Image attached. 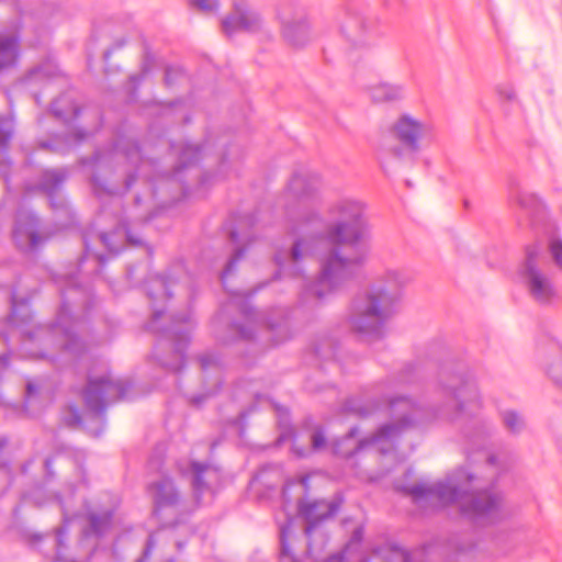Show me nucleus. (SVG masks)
<instances>
[{"instance_id":"nucleus-1","label":"nucleus","mask_w":562,"mask_h":562,"mask_svg":"<svg viewBox=\"0 0 562 562\" xmlns=\"http://www.w3.org/2000/svg\"><path fill=\"white\" fill-rule=\"evenodd\" d=\"M366 205L356 199L342 198L329 209V213L338 218L324 236L311 240L299 239L289 254L278 252L274 257L279 267L278 276L297 279V286L303 285L300 276V263L314 254L321 265V272L315 284L305 289L317 299L324 300L350 277L361 260L345 258L338 250L339 245L355 244L362 239L367 232L364 220Z\"/></svg>"},{"instance_id":"nucleus-2","label":"nucleus","mask_w":562,"mask_h":562,"mask_svg":"<svg viewBox=\"0 0 562 562\" xmlns=\"http://www.w3.org/2000/svg\"><path fill=\"white\" fill-rule=\"evenodd\" d=\"M416 498H426L440 506L454 505L465 518L475 522L492 521L502 509V497L482 490L477 477L461 469L436 484L420 483L409 488Z\"/></svg>"},{"instance_id":"nucleus-3","label":"nucleus","mask_w":562,"mask_h":562,"mask_svg":"<svg viewBox=\"0 0 562 562\" xmlns=\"http://www.w3.org/2000/svg\"><path fill=\"white\" fill-rule=\"evenodd\" d=\"M409 282L411 277L402 269H386L378 274L352 301V329L366 336H380L384 322L396 312Z\"/></svg>"},{"instance_id":"nucleus-4","label":"nucleus","mask_w":562,"mask_h":562,"mask_svg":"<svg viewBox=\"0 0 562 562\" xmlns=\"http://www.w3.org/2000/svg\"><path fill=\"white\" fill-rule=\"evenodd\" d=\"M386 409L393 418L392 423L382 426L373 437L361 440L357 451L371 449L385 454L401 434L435 418L432 411L417 406L406 397L389 400Z\"/></svg>"},{"instance_id":"nucleus-5","label":"nucleus","mask_w":562,"mask_h":562,"mask_svg":"<svg viewBox=\"0 0 562 562\" xmlns=\"http://www.w3.org/2000/svg\"><path fill=\"white\" fill-rule=\"evenodd\" d=\"M430 125L425 121L408 113L400 115L389 128V136L396 143L385 139L381 144V158L402 160L414 156L420 149V142L430 134Z\"/></svg>"},{"instance_id":"nucleus-6","label":"nucleus","mask_w":562,"mask_h":562,"mask_svg":"<svg viewBox=\"0 0 562 562\" xmlns=\"http://www.w3.org/2000/svg\"><path fill=\"white\" fill-rule=\"evenodd\" d=\"M542 248L538 244L526 248V260L522 263L519 278L531 297L540 304H552L559 299V293L551 279L539 268Z\"/></svg>"},{"instance_id":"nucleus-7","label":"nucleus","mask_w":562,"mask_h":562,"mask_svg":"<svg viewBox=\"0 0 562 562\" xmlns=\"http://www.w3.org/2000/svg\"><path fill=\"white\" fill-rule=\"evenodd\" d=\"M125 394L126 385L123 381H114L110 375L98 378L90 374L83 396L86 405L90 411L101 413L105 406V398L114 401L124 397Z\"/></svg>"},{"instance_id":"nucleus-8","label":"nucleus","mask_w":562,"mask_h":562,"mask_svg":"<svg viewBox=\"0 0 562 562\" xmlns=\"http://www.w3.org/2000/svg\"><path fill=\"white\" fill-rule=\"evenodd\" d=\"M340 502L316 501L308 504H300L299 512L304 517L307 526L305 533L310 539L308 553L314 554V536L318 531V525L334 516L339 508Z\"/></svg>"},{"instance_id":"nucleus-9","label":"nucleus","mask_w":562,"mask_h":562,"mask_svg":"<svg viewBox=\"0 0 562 562\" xmlns=\"http://www.w3.org/2000/svg\"><path fill=\"white\" fill-rule=\"evenodd\" d=\"M321 188L322 180L316 173L301 171L291 178L288 191L300 201H312L318 195Z\"/></svg>"},{"instance_id":"nucleus-10","label":"nucleus","mask_w":562,"mask_h":562,"mask_svg":"<svg viewBox=\"0 0 562 562\" xmlns=\"http://www.w3.org/2000/svg\"><path fill=\"white\" fill-rule=\"evenodd\" d=\"M448 409L453 408V413L446 412L448 418H456L461 412L472 409L477 406V391L473 383L465 382L458 389L449 392Z\"/></svg>"},{"instance_id":"nucleus-11","label":"nucleus","mask_w":562,"mask_h":562,"mask_svg":"<svg viewBox=\"0 0 562 562\" xmlns=\"http://www.w3.org/2000/svg\"><path fill=\"white\" fill-rule=\"evenodd\" d=\"M36 218L33 214H21L13 232L14 239L21 248H35L40 244L36 231Z\"/></svg>"},{"instance_id":"nucleus-12","label":"nucleus","mask_w":562,"mask_h":562,"mask_svg":"<svg viewBox=\"0 0 562 562\" xmlns=\"http://www.w3.org/2000/svg\"><path fill=\"white\" fill-rule=\"evenodd\" d=\"M172 283L170 276L168 277H155L148 281L147 290L148 296L153 303L154 317L159 318L162 314L160 303L165 302L169 296V285Z\"/></svg>"},{"instance_id":"nucleus-13","label":"nucleus","mask_w":562,"mask_h":562,"mask_svg":"<svg viewBox=\"0 0 562 562\" xmlns=\"http://www.w3.org/2000/svg\"><path fill=\"white\" fill-rule=\"evenodd\" d=\"M150 493L155 503V514H158L164 507L172 506L178 497L173 484L169 479H164L159 483L154 484L150 487Z\"/></svg>"},{"instance_id":"nucleus-14","label":"nucleus","mask_w":562,"mask_h":562,"mask_svg":"<svg viewBox=\"0 0 562 562\" xmlns=\"http://www.w3.org/2000/svg\"><path fill=\"white\" fill-rule=\"evenodd\" d=\"M405 87L402 83L379 82L369 88L371 98L376 102L398 101L405 97Z\"/></svg>"},{"instance_id":"nucleus-15","label":"nucleus","mask_w":562,"mask_h":562,"mask_svg":"<svg viewBox=\"0 0 562 562\" xmlns=\"http://www.w3.org/2000/svg\"><path fill=\"white\" fill-rule=\"evenodd\" d=\"M258 24V15L249 10L238 11L237 16L227 18L223 21V27L228 34L236 30L255 31Z\"/></svg>"},{"instance_id":"nucleus-16","label":"nucleus","mask_w":562,"mask_h":562,"mask_svg":"<svg viewBox=\"0 0 562 562\" xmlns=\"http://www.w3.org/2000/svg\"><path fill=\"white\" fill-rule=\"evenodd\" d=\"M18 57V37L14 35L0 34V69L15 65Z\"/></svg>"},{"instance_id":"nucleus-17","label":"nucleus","mask_w":562,"mask_h":562,"mask_svg":"<svg viewBox=\"0 0 562 562\" xmlns=\"http://www.w3.org/2000/svg\"><path fill=\"white\" fill-rule=\"evenodd\" d=\"M112 237H124L128 243L133 245L140 244V239L134 237V235L128 231V228L123 225L117 227L113 234H102L100 236L102 244L108 248L110 254L116 255L119 252V247L114 246L111 238Z\"/></svg>"},{"instance_id":"nucleus-18","label":"nucleus","mask_w":562,"mask_h":562,"mask_svg":"<svg viewBox=\"0 0 562 562\" xmlns=\"http://www.w3.org/2000/svg\"><path fill=\"white\" fill-rule=\"evenodd\" d=\"M374 555L385 562H408L407 552L393 543L376 549Z\"/></svg>"},{"instance_id":"nucleus-19","label":"nucleus","mask_w":562,"mask_h":562,"mask_svg":"<svg viewBox=\"0 0 562 562\" xmlns=\"http://www.w3.org/2000/svg\"><path fill=\"white\" fill-rule=\"evenodd\" d=\"M87 518L90 525L88 533L100 536L103 535L110 527L112 515L110 512H102L100 514L88 512Z\"/></svg>"},{"instance_id":"nucleus-20","label":"nucleus","mask_w":562,"mask_h":562,"mask_svg":"<svg viewBox=\"0 0 562 562\" xmlns=\"http://www.w3.org/2000/svg\"><path fill=\"white\" fill-rule=\"evenodd\" d=\"M190 471L193 475L192 485H193V490L196 494L202 493L204 491V488L206 487L204 484V481H203V474H206L209 476L210 475L216 476V474H217L216 470L212 469L209 465H204V464H201L198 462L191 463Z\"/></svg>"},{"instance_id":"nucleus-21","label":"nucleus","mask_w":562,"mask_h":562,"mask_svg":"<svg viewBox=\"0 0 562 562\" xmlns=\"http://www.w3.org/2000/svg\"><path fill=\"white\" fill-rule=\"evenodd\" d=\"M293 518L288 517L286 521L284 524L280 525V542H281V553L280 559L281 562H299V560L291 553L289 544H288V538L290 535V529L292 526Z\"/></svg>"},{"instance_id":"nucleus-22","label":"nucleus","mask_w":562,"mask_h":562,"mask_svg":"<svg viewBox=\"0 0 562 562\" xmlns=\"http://www.w3.org/2000/svg\"><path fill=\"white\" fill-rule=\"evenodd\" d=\"M308 33V27L305 23H299L293 26H285L283 34L289 42L293 45H303Z\"/></svg>"},{"instance_id":"nucleus-23","label":"nucleus","mask_w":562,"mask_h":562,"mask_svg":"<svg viewBox=\"0 0 562 562\" xmlns=\"http://www.w3.org/2000/svg\"><path fill=\"white\" fill-rule=\"evenodd\" d=\"M66 179V173L61 170H48L44 173V179L41 184L42 189L49 195L58 188L59 184Z\"/></svg>"},{"instance_id":"nucleus-24","label":"nucleus","mask_w":562,"mask_h":562,"mask_svg":"<svg viewBox=\"0 0 562 562\" xmlns=\"http://www.w3.org/2000/svg\"><path fill=\"white\" fill-rule=\"evenodd\" d=\"M549 251L555 266L562 270V238L552 236L549 240Z\"/></svg>"},{"instance_id":"nucleus-25","label":"nucleus","mask_w":562,"mask_h":562,"mask_svg":"<svg viewBox=\"0 0 562 562\" xmlns=\"http://www.w3.org/2000/svg\"><path fill=\"white\" fill-rule=\"evenodd\" d=\"M65 350L71 353H79L83 349L82 341L70 330H65Z\"/></svg>"},{"instance_id":"nucleus-26","label":"nucleus","mask_w":562,"mask_h":562,"mask_svg":"<svg viewBox=\"0 0 562 562\" xmlns=\"http://www.w3.org/2000/svg\"><path fill=\"white\" fill-rule=\"evenodd\" d=\"M504 423L512 431H517L522 426V419L515 412L504 413Z\"/></svg>"},{"instance_id":"nucleus-27","label":"nucleus","mask_w":562,"mask_h":562,"mask_svg":"<svg viewBox=\"0 0 562 562\" xmlns=\"http://www.w3.org/2000/svg\"><path fill=\"white\" fill-rule=\"evenodd\" d=\"M13 134V123L11 120L0 121V145H4Z\"/></svg>"},{"instance_id":"nucleus-28","label":"nucleus","mask_w":562,"mask_h":562,"mask_svg":"<svg viewBox=\"0 0 562 562\" xmlns=\"http://www.w3.org/2000/svg\"><path fill=\"white\" fill-rule=\"evenodd\" d=\"M243 256V250H238L234 258L228 262L226 269L223 271L222 273V281L223 283L225 284L226 282V279L228 278V276L232 273V271L235 269L238 260L241 258Z\"/></svg>"},{"instance_id":"nucleus-29","label":"nucleus","mask_w":562,"mask_h":562,"mask_svg":"<svg viewBox=\"0 0 562 562\" xmlns=\"http://www.w3.org/2000/svg\"><path fill=\"white\" fill-rule=\"evenodd\" d=\"M195 4L205 12H212L218 8L217 0H195Z\"/></svg>"},{"instance_id":"nucleus-30","label":"nucleus","mask_w":562,"mask_h":562,"mask_svg":"<svg viewBox=\"0 0 562 562\" xmlns=\"http://www.w3.org/2000/svg\"><path fill=\"white\" fill-rule=\"evenodd\" d=\"M312 445L314 450H318L325 446V436L323 431L317 430L312 435Z\"/></svg>"},{"instance_id":"nucleus-31","label":"nucleus","mask_w":562,"mask_h":562,"mask_svg":"<svg viewBox=\"0 0 562 562\" xmlns=\"http://www.w3.org/2000/svg\"><path fill=\"white\" fill-rule=\"evenodd\" d=\"M40 386L35 382H29L26 386V403L32 404L33 398L37 394Z\"/></svg>"},{"instance_id":"nucleus-32","label":"nucleus","mask_w":562,"mask_h":562,"mask_svg":"<svg viewBox=\"0 0 562 562\" xmlns=\"http://www.w3.org/2000/svg\"><path fill=\"white\" fill-rule=\"evenodd\" d=\"M362 529H357L352 536V539L350 540V542L347 544L346 547V551L344 552V555L340 558V559H345L346 557V553L347 551H349L353 546H356L357 543H359L362 539Z\"/></svg>"},{"instance_id":"nucleus-33","label":"nucleus","mask_w":562,"mask_h":562,"mask_svg":"<svg viewBox=\"0 0 562 562\" xmlns=\"http://www.w3.org/2000/svg\"><path fill=\"white\" fill-rule=\"evenodd\" d=\"M318 217L316 215H310V216H304L299 226L296 227L297 231H303L305 232L307 229V227L310 226V224L314 221H317Z\"/></svg>"},{"instance_id":"nucleus-34","label":"nucleus","mask_w":562,"mask_h":562,"mask_svg":"<svg viewBox=\"0 0 562 562\" xmlns=\"http://www.w3.org/2000/svg\"><path fill=\"white\" fill-rule=\"evenodd\" d=\"M65 99L61 98V99H58L56 100L53 104H52V111L54 112V114L58 117H65L67 116V112L63 111L60 108H59V104L64 101Z\"/></svg>"},{"instance_id":"nucleus-35","label":"nucleus","mask_w":562,"mask_h":562,"mask_svg":"<svg viewBox=\"0 0 562 562\" xmlns=\"http://www.w3.org/2000/svg\"><path fill=\"white\" fill-rule=\"evenodd\" d=\"M67 499L65 498H61L59 501L60 503V506H61V509H63V514H64V521L67 524L71 518H70V514L68 513V508H67Z\"/></svg>"},{"instance_id":"nucleus-36","label":"nucleus","mask_w":562,"mask_h":562,"mask_svg":"<svg viewBox=\"0 0 562 562\" xmlns=\"http://www.w3.org/2000/svg\"><path fill=\"white\" fill-rule=\"evenodd\" d=\"M294 483H295V481L288 482L283 488L282 497L284 499V510H288V507H289L288 491L290 490L291 485Z\"/></svg>"},{"instance_id":"nucleus-37","label":"nucleus","mask_w":562,"mask_h":562,"mask_svg":"<svg viewBox=\"0 0 562 562\" xmlns=\"http://www.w3.org/2000/svg\"><path fill=\"white\" fill-rule=\"evenodd\" d=\"M153 548H154V541H153V538L150 537L148 540L147 547L145 549V552H144L145 558H148L150 555Z\"/></svg>"},{"instance_id":"nucleus-38","label":"nucleus","mask_w":562,"mask_h":562,"mask_svg":"<svg viewBox=\"0 0 562 562\" xmlns=\"http://www.w3.org/2000/svg\"><path fill=\"white\" fill-rule=\"evenodd\" d=\"M198 150L196 147L192 146V145H187L186 149L183 150L182 155L183 157H187L189 156L191 153H195Z\"/></svg>"},{"instance_id":"nucleus-39","label":"nucleus","mask_w":562,"mask_h":562,"mask_svg":"<svg viewBox=\"0 0 562 562\" xmlns=\"http://www.w3.org/2000/svg\"><path fill=\"white\" fill-rule=\"evenodd\" d=\"M65 532H66V531H65V528H64V527H63V528H60V529L58 530V532H57V541H58L59 546H60V544H61V542H63V537H64Z\"/></svg>"},{"instance_id":"nucleus-40","label":"nucleus","mask_w":562,"mask_h":562,"mask_svg":"<svg viewBox=\"0 0 562 562\" xmlns=\"http://www.w3.org/2000/svg\"><path fill=\"white\" fill-rule=\"evenodd\" d=\"M487 467L494 471V468L496 467V458L495 457L490 458V460L487 462Z\"/></svg>"},{"instance_id":"nucleus-41","label":"nucleus","mask_w":562,"mask_h":562,"mask_svg":"<svg viewBox=\"0 0 562 562\" xmlns=\"http://www.w3.org/2000/svg\"><path fill=\"white\" fill-rule=\"evenodd\" d=\"M297 483H300L305 490L307 488V477L299 479Z\"/></svg>"},{"instance_id":"nucleus-42","label":"nucleus","mask_w":562,"mask_h":562,"mask_svg":"<svg viewBox=\"0 0 562 562\" xmlns=\"http://www.w3.org/2000/svg\"><path fill=\"white\" fill-rule=\"evenodd\" d=\"M16 313H18V304H16L15 300L13 299V301H12V317H14Z\"/></svg>"},{"instance_id":"nucleus-43","label":"nucleus","mask_w":562,"mask_h":562,"mask_svg":"<svg viewBox=\"0 0 562 562\" xmlns=\"http://www.w3.org/2000/svg\"><path fill=\"white\" fill-rule=\"evenodd\" d=\"M201 366L203 368H206L209 366V360L205 358V357H202L201 358Z\"/></svg>"},{"instance_id":"nucleus-44","label":"nucleus","mask_w":562,"mask_h":562,"mask_svg":"<svg viewBox=\"0 0 562 562\" xmlns=\"http://www.w3.org/2000/svg\"><path fill=\"white\" fill-rule=\"evenodd\" d=\"M355 436V430H351L347 438H345L346 441H350L352 437Z\"/></svg>"},{"instance_id":"nucleus-45","label":"nucleus","mask_w":562,"mask_h":562,"mask_svg":"<svg viewBox=\"0 0 562 562\" xmlns=\"http://www.w3.org/2000/svg\"><path fill=\"white\" fill-rule=\"evenodd\" d=\"M232 239H233L234 241H236V240H237V234H236V233H232Z\"/></svg>"},{"instance_id":"nucleus-46","label":"nucleus","mask_w":562,"mask_h":562,"mask_svg":"<svg viewBox=\"0 0 562 562\" xmlns=\"http://www.w3.org/2000/svg\"><path fill=\"white\" fill-rule=\"evenodd\" d=\"M177 353H181V346L180 345L177 346ZM179 356L182 358L181 355H179Z\"/></svg>"},{"instance_id":"nucleus-47","label":"nucleus","mask_w":562,"mask_h":562,"mask_svg":"<svg viewBox=\"0 0 562 562\" xmlns=\"http://www.w3.org/2000/svg\"><path fill=\"white\" fill-rule=\"evenodd\" d=\"M518 203H519V204H521L522 206H525V205H526V204H525V202H524V200H522V198H519V199H518Z\"/></svg>"},{"instance_id":"nucleus-48","label":"nucleus","mask_w":562,"mask_h":562,"mask_svg":"<svg viewBox=\"0 0 562 562\" xmlns=\"http://www.w3.org/2000/svg\"><path fill=\"white\" fill-rule=\"evenodd\" d=\"M182 366H175V367H171L172 370L177 371V370H180Z\"/></svg>"},{"instance_id":"nucleus-49","label":"nucleus","mask_w":562,"mask_h":562,"mask_svg":"<svg viewBox=\"0 0 562 562\" xmlns=\"http://www.w3.org/2000/svg\"><path fill=\"white\" fill-rule=\"evenodd\" d=\"M98 260H99L100 262H103V261H104V258H103L102 256H100V257H98Z\"/></svg>"},{"instance_id":"nucleus-50","label":"nucleus","mask_w":562,"mask_h":562,"mask_svg":"<svg viewBox=\"0 0 562 562\" xmlns=\"http://www.w3.org/2000/svg\"><path fill=\"white\" fill-rule=\"evenodd\" d=\"M75 115H77V109L75 106L71 108Z\"/></svg>"},{"instance_id":"nucleus-51","label":"nucleus","mask_w":562,"mask_h":562,"mask_svg":"<svg viewBox=\"0 0 562 562\" xmlns=\"http://www.w3.org/2000/svg\"><path fill=\"white\" fill-rule=\"evenodd\" d=\"M45 465H46V468L48 469V468H49V465H50V462H49V461H46V464H45Z\"/></svg>"},{"instance_id":"nucleus-52","label":"nucleus","mask_w":562,"mask_h":562,"mask_svg":"<svg viewBox=\"0 0 562 562\" xmlns=\"http://www.w3.org/2000/svg\"><path fill=\"white\" fill-rule=\"evenodd\" d=\"M86 256H89V249L88 248L86 249Z\"/></svg>"}]
</instances>
